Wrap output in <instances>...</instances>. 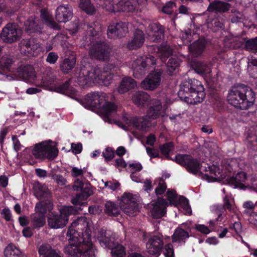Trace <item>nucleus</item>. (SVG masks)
<instances>
[{
    "instance_id": "1",
    "label": "nucleus",
    "mask_w": 257,
    "mask_h": 257,
    "mask_svg": "<svg viewBox=\"0 0 257 257\" xmlns=\"http://www.w3.org/2000/svg\"><path fill=\"white\" fill-rule=\"evenodd\" d=\"M175 161L184 166L190 173L194 174L199 173L202 178L209 182L219 181L223 178V173L218 167L210 166L204 162L200 164L190 155L178 154L176 155Z\"/></svg>"
},
{
    "instance_id": "2",
    "label": "nucleus",
    "mask_w": 257,
    "mask_h": 257,
    "mask_svg": "<svg viewBox=\"0 0 257 257\" xmlns=\"http://www.w3.org/2000/svg\"><path fill=\"white\" fill-rule=\"evenodd\" d=\"M114 68L112 64H107L104 68L98 66L86 68L83 66L76 70L75 76L78 85L84 87L89 83L106 84L111 79L112 76L110 73Z\"/></svg>"
},
{
    "instance_id": "3",
    "label": "nucleus",
    "mask_w": 257,
    "mask_h": 257,
    "mask_svg": "<svg viewBox=\"0 0 257 257\" xmlns=\"http://www.w3.org/2000/svg\"><path fill=\"white\" fill-rule=\"evenodd\" d=\"M255 94L248 87L239 86L230 90L227 95L228 102L236 108L246 109L252 105Z\"/></svg>"
},
{
    "instance_id": "4",
    "label": "nucleus",
    "mask_w": 257,
    "mask_h": 257,
    "mask_svg": "<svg viewBox=\"0 0 257 257\" xmlns=\"http://www.w3.org/2000/svg\"><path fill=\"white\" fill-rule=\"evenodd\" d=\"M106 94L102 92H93L86 95L85 101L88 107L99 109L109 121L110 116H113L117 111V106L109 102Z\"/></svg>"
},
{
    "instance_id": "5",
    "label": "nucleus",
    "mask_w": 257,
    "mask_h": 257,
    "mask_svg": "<svg viewBox=\"0 0 257 257\" xmlns=\"http://www.w3.org/2000/svg\"><path fill=\"white\" fill-rule=\"evenodd\" d=\"M67 235L70 237L69 242L90 239V230L87 218L80 217L74 220L69 227Z\"/></svg>"
},
{
    "instance_id": "6",
    "label": "nucleus",
    "mask_w": 257,
    "mask_h": 257,
    "mask_svg": "<svg viewBox=\"0 0 257 257\" xmlns=\"http://www.w3.org/2000/svg\"><path fill=\"white\" fill-rule=\"evenodd\" d=\"M66 253L75 257H92L95 254V248L90 239L70 241L65 247Z\"/></svg>"
},
{
    "instance_id": "7",
    "label": "nucleus",
    "mask_w": 257,
    "mask_h": 257,
    "mask_svg": "<svg viewBox=\"0 0 257 257\" xmlns=\"http://www.w3.org/2000/svg\"><path fill=\"white\" fill-rule=\"evenodd\" d=\"M81 210L80 207L65 206L60 211L59 213L52 212L48 217L49 226L52 228L58 229L66 226L68 221V216L70 214H75L79 210Z\"/></svg>"
},
{
    "instance_id": "8",
    "label": "nucleus",
    "mask_w": 257,
    "mask_h": 257,
    "mask_svg": "<svg viewBox=\"0 0 257 257\" xmlns=\"http://www.w3.org/2000/svg\"><path fill=\"white\" fill-rule=\"evenodd\" d=\"M31 152L36 159L40 160L54 159L58 155L56 144L50 140L36 144L32 147Z\"/></svg>"
},
{
    "instance_id": "9",
    "label": "nucleus",
    "mask_w": 257,
    "mask_h": 257,
    "mask_svg": "<svg viewBox=\"0 0 257 257\" xmlns=\"http://www.w3.org/2000/svg\"><path fill=\"white\" fill-rule=\"evenodd\" d=\"M139 196L138 194H133L125 193L121 197L120 207L123 212L130 215L134 216L139 211L138 202Z\"/></svg>"
},
{
    "instance_id": "10",
    "label": "nucleus",
    "mask_w": 257,
    "mask_h": 257,
    "mask_svg": "<svg viewBox=\"0 0 257 257\" xmlns=\"http://www.w3.org/2000/svg\"><path fill=\"white\" fill-rule=\"evenodd\" d=\"M105 3L106 10L110 12H132L136 9V2L135 0H109Z\"/></svg>"
},
{
    "instance_id": "11",
    "label": "nucleus",
    "mask_w": 257,
    "mask_h": 257,
    "mask_svg": "<svg viewBox=\"0 0 257 257\" xmlns=\"http://www.w3.org/2000/svg\"><path fill=\"white\" fill-rule=\"evenodd\" d=\"M156 58L152 56L137 58L132 64L134 76L139 78L144 75L148 68L156 64Z\"/></svg>"
},
{
    "instance_id": "12",
    "label": "nucleus",
    "mask_w": 257,
    "mask_h": 257,
    "mask_svg": "<svg viewBox=\"0 0 257 257\" xmlns=\"http://www.w3.org/2000/svg\"><path fill=\"white\" fill-rule=\"evenodd\" d=\"M111 50L104 42H94L89 50V55L92 59L107 61L109 59Z\"/></svg>"
},
{
    "instance_id": "13",
    "label": "nucleus",
    "mask_w": 257,
    "mask_h": 257,
    "mask_svg": "<svg viewBox=\"0 0 257 257\" xmlns=\"http://www.w3.org/2000/svg\"><path fill=\"white\" fill-rule=\"evenodd\" d=\"M0 37L3 42L11 44L20 40L21 31L15 23H10L3 29Z\"/></svg>"
},
{
    "instance_id": "14",
    "label": "nucleus",
    "mask_w": 257,
    "mask_h": 257,
    "mask_svg": "<svg viewBox=\"0 0 257 257\" xmlns=\"http://www.w3.org/2000/svg\"><path fill=\"white\" fill-rule=\"evenodd\" d=\"M21 52L28 56L36 57L42 51L41 44L34 38L23 39L20 43Z\"/></svg>"
},
{
    "instance_id": "15",
    "label": "nucleus",
    "mask_w": 257,
    "mask_h": 257,
    "mask_svg": "<svg viewBox=\"0 0 257 257\" xmlns=\"http://www.w3.org/2000/svg\"><path fill=\"white\" fill-rule=\"evenodd\" d=\"M46 205H48L49 209L52 208V204L50 202L48 203L40 202L36 204V212L31 216L32 223L35 227H40L45 224V214L47 210Z\"/></svg>"
},
{
    "instance_id": "16",
    "label": "nucleus",
    "mask_w": 257,
    "mask_h": 257,
    "mask_svg": "<svg viewBox=\"0 0 257 257\" xmlns=\"http://www.w3.org/2000/svg\"><path fill=\"white\" fill-rule=\"evenodd\" d=\"M164 103L162 105L160 100L157 98L151 99L150 102V107L148 110V115L153 119L158 117L161 113L167 109L168 105L171 104L172 101L170 99L167 98Z\"/></svg>"
},
{
    "instance_id": "17",
    "label": "nucleus",
    "mask_w": 257,
    "mask_h": 257,
    "mask_svg": "<svg viewBox=\"0 0 257 257\" xmlns=\"http://www.w3.org/2000/svg\"><path fill=\"white\" fill-rule=\"evenodd\" d=\"M161 71H154L149 73L141 83V87L145 90H154L160 85L162 79Z\"/></svg>"
},
{
    "instance_id": "18",
    "label": "nucleus",
    "mask_w": 257,
    "mask_h": 257,
    "mask_svg": "<svg viewBox=\"0 0 257 257\" xmlns=\"http://www.w3.org/2000/svg\"><path fill=\"white\" fill-rule=\"evenodd\" d=\"M164 245L161 235H154L151 237L146 243L148 252L151 255L160 254Z\"/></svg>"
},
{
    "instance_id": "19",
    "label": "nucleus",
    "mask_w": 257,
    "mask_h": 257,
    "mask_svg": "<svg viewBox=\"0 0 257 257\" xmlns=\"http://www.w3.org/2000/svg\"><path fill=\"white\" fill-rule=\"evenodd\" d=\"M128 32L127 25L125 23L119 22L113 23L108 27L107 35L111 39H115L124 36Z\"/></svg>"
},
{
    "instance_id": "20",
    "label": "nucleus",
    "mask_w": 257,
    "mask_h": 257,
    "mask_svg": "<svg viewBox=\"0 0 257 257\" xmlns=\"http://www.w3.org/2000/svg\"><path fill=\"white\" fill-rule=\"evenodd\" d=\"M72 8L68 5H61L56 10L55 19L59 23H66L72 17Z\"/></svg>"
},
{
    "instance_id": "21",
    "label": "nucleus",
    "mask_w": 257,
    "mask_h": 257,
    "mask_svg": "<svg viewBox=\"0 0 257 257\" xmlns=\"http://www.w3.org/2000/svg\"><path fill=\"white\" fill-rule=\"evenodd\" d=\"M204 87L201 82L196 79H191L183 82L178 92V95H183V93L190 91L204 90Z\"/></svg>"
},
{
    "instance_id": "22",
    "label": "nucleus",
    "mask_w": 257,
    "mask_h": 257,
    "mask_svg": "<svg viewBox=\"0 0 257 257\" xmlns=\"http://www.w3.org/2000/svg\"><path fill=\"white\" fill-rule=\"evenodd\" d=\"M178 96L181 99H184L187 103L195 104L202 102L205 97V94L204 90H202L183 93V95Z\"/></svg>"
},
{
    "instance_id": "23",
    "label": "nucleus",
    "mask_w": 257,
    "mask_h": 257,
    "mask_svg": "<svg viewBox=\"0 0 257 257\" xmlns=\"http://www.w3.org/2000/svg\"><path fill=\"white\" fill-rule=\"evenodd\" d=\"M152 205L151 215L154 218H158L164 216L166 213V209L168 206V203L164 199L159 198L158 201Z\"/></svg>"
},
{
    "instance_id": "24",
    "label": "nucleus",
    "mask_w": 257,
    "mask_h": 257,
    "mask_svg": "<svg viewBox=\"0 0 257 257\" xmlns=\"http://www.w3.org/2000/svg\"><path fill=\"white\" fill-rule=\"evenodd\" d=\"M246 179V173L244 172H239L235 174L234 176L227 178V181L229 184L233 185L234 188L244 189L245 188L244 183Z\"/></svg>"
},
{
    "instance_id": "25",
    "label": "nucleus",
    "mask_w": 257,
    "mask_h": 257,
    "mask_svg": "<svg viewBox=\"0 0 257 257\" xmlns=\"http://www.w3.org/2000/svg\"><path fill=\"white\" fill-rule=\"evenodd\" d=\"M145 37L143 32L141 30H136L133 39L128 42L127 47L130 50L140 48L144 42Z\"/></svg>"
},
{
    "instance_id": "26",
    "label": "nucleus",
    "mask_w": 257,
    "mask_h": 257,
    "mask_svg": "<svg viewBox=\"0 0 257 257\" xmlns=\"http://www.w3.org/2000/svg\"><path fill=\"white\" fill-rule=\"evenodd\" d=\"M43 26V23L35 17H31L25 23V29L29 33L39 32Z\"/></svg>"
},
{
    "instance_id": "27",
    "label": "nucleus",
    "mask_w": 257,
    "mask_h": 257,
    "mask_svg": "<svg viewBox=\"0 0 257 257\" xmlns=\"http://www.w3.org/2000/svg\"><path fill=\"white\" fill-rule=\"evenodd\" d=\"M15 74L23 80H30L34 77L35 71L31 66H21L18 68Z\"/></svg>"
},
{
    "instance_id": "28",
    "label": "nucleus",
    "mask_w": 257,
    "mask_h": 257,
    "mask_svg": "<svg viewBox=\"0 0 257 257\" xmlns=\"http://www.w3.org/2000/svg\"><path fill=\"white\" fill-rule=\"evenodd\" d=\"M151 31L149 33V39L150 41L157 42L161 40L164 36V30L162 27L157 23L150 25Z\"/></svg>"
},
{
    "instance_id": "29",
    "label": "nucleus",
    "mask_w": 257,
    "mask_h": 257,
    "mask_svg": "<svg viewBox=\"0 0 257 257\" xmlns=\"http://www.w3.org/2000/svg\"><path fill=\"white\" fill-rule=\"evenodd\" d=\"M230 8V5L227 3L219 1H215L210 3L207 8V11L210 12L224 13Z\"/></svg>"
},
{
    "instance_id": "30",
    "label": "nucleus",
    "mask_w": 257,
    "mask_h": 257,
    "mask_svg": "<svg viewBox=\"0 0 257 257\" xmlns=\"http://www.w3.org/2000/svg\"><path fill=\"white\" fill-rule=\"evenodd\" d=\"M205 41L203 39H199L191 44L189 47V49L190 53L194 57H197L202 54L205 48Z\"/></svg>"
},
{
    "instance_id": "31",
    "label": "nucleus",
    "mask_w": 257,
    "mask_h": 257,
    "mask_svg": "<svg viewBox=\"0 0 257 257\" xmlns=\"http://www.w3.org/2000/svg\"><path fill=\"white\" fill-rule=\"evenodd\" d=\"M136 86V82L131 77H126L123 78L117 88L119 93H124Z\"/></svg>"
},
{
    "instance_id": "32",
    "label": "nucleus",
    "mask_w": 257,
    "mask_h": 257,
    "mask_svg": "<svg viewBox=\"0 0 257 257\" xmlns=\"http://www.w3.org/2000/svg\"><path fill=\"white\" fill-rule=\"evenodd\" d=\"M190 236L188 231L184 230L182 227H177L172 236L173 242L184 243L186 239Z\"/></svg>"
},
{
    "instance_id": "33",
    "label": "nucleus",
    "mask_w": 257,
    "mask_h": 257,
    "mask_svg": "<svg viewBox=\"0 0 257 257\" xmlns=\"http://www.w3.org/2000/svg\"><path fill=\"white\" fill-rule=\"evenodd\" d=\"M56 79V75L54 71L50 68H47L43 73L42 82L40 84L42 86L48 87L51 85Z\"/></svg>"
},
{
    "instance_id": "34",
    "label": "nucleus",
    "mask_w": 257,
    "mask_h": 257,
    "mask_svg": "<svg viewBox=\"0 0 257 257\" xmlns=\"http://www.w3.org/2000/svg\"><path fill=\"white\" fill-rule=\"evenodd\" d=\"M150 99V96L145 92L139 91L134 93L132 97L133 102L139 106H143Z\"/></svg>"
},
{
    "instance_id": "35",
    "label": "nucleus",
    "mask_w": 257,
    "mask_h": 257,
    "mask_svg": "<svg viewBox=\"0 0 257 257\" xmlns=\"http://www.w3.org/2000/svg\"><path fill=\"white\" fill-rule=\"evenodd\" d=\"M40 13L41 18L44 24L52 28L58 29L57 24L54 21L52 16L49 13L47 9H42Z\"/></svg>"
},
{
    "instance_id": "36",
    "label": "nucleus",
    "mask_w": 257,
    "mask_h": 257,
    "mask_svg": "<svg viewBox=\"0 0 257 257\" xmlns=\"http://www.w3.org/2000/svg\"><path fill=\"white\" fill-rule=\"evenodd\" d=\"M148 118L153 119L148 115L147 112L146 116L136 118L134 120V126L139 130L146 131L151 125Z\"/></svg>"
},
{
    "instance_id": "37",
    "label": "nucleus",
    "mask_w": 257,
    "mask_h": 257,
    "mask_svg": "<svg viewBox=\"0 0 257 257\" xmlns=\"http://www.w3.org/2000/svg\"><path fill=\"white\" fill-rule=\"evenodd\" d=\"M40 255H43V257H62L59 251L52 249L49 244L41 245L39 249Z\"/></svg>"
},
{
    "instance_id": "38",
    "label": "nucleus",
    "mask_w": 257,
    "mask_h": 257,
    "mask_svg": "<svg viewBox=\"0 0 257 257\" xmlns=\"http://www.w3.org/2000/svg\"><path fill=\"white\" fill-rule=\"evenodd\" d=\"M75 63V56L72 55L63 61L60 65L61 70L63 73H67L74 68Z\"/></svg>"
},
{
    "instance_id": "39",
    "label": "nucleus",
    "mask_w": 257,
    "mask_h": 257,
    "mask_svg": "<svg viewBox=\"0 0 257 257\" xmlns=\"http://www.w3.org/2000/svg\"><path fill=\"white\" fill-rule=\"evenodd\" d=\"M34 188L35 195L39 199L47 198L50 196V191L45 185L38 183L35 184Z\"/></svg>"
},
{
    "instance_id": "40",
    "label": "nucleus",
    "mask_w": 257,
    "mask_h": 257,
    "mask_svg": "<svg viewBox=\"0 0 257 257\" xmlns=\"http://www.w3.org/2000/svg\"><path fill=\"white\" fill-rule=\"evenodd\" d=\"M172 53V49L166 43L162 44L159 48L158 50V57L160 60L164 62L166 58H168Z\"/></svg>"
},
{
    "instance_id": "41",
    "label": "nucleus",
    "mask_w": 257,
    "mask_h": 257,
    "mask_svg": "<svg viewBox=\"0 0 257 257\" xmlns=\"http://www.w3.org/2000/svg\"><path fill=\"white\" fill-rule=\"evenodd\" d=\"M193 66L195 72L200 75H204L211 72L210 67L204 62H194Z\"/></svg>"
},
{
    "instance_id": "42",
    "label": "nucleus",
    "mask_w": 257,
    "mask_h": 257,
    "mask_svg": "<svg viewBox=\"0 0 257 257\" xmlns=\"http://www.w3.org/2000/svg\"><path fill=\"white\" fill-rule=\"evenodd\" d=\"M5 257H21L20 250L13 243H10L4 251Z\"/></svg>"
},
{
    "instance_id": "43",
    "label": "nucleus",
    "mask_w": 257,
    "mask_h": 257,
    "mask_svg": "<svg viewBox=\"0 0 257 257\" xmlns=\"http://www.w3.org/2000/svg\"><path fill=\"white\" fill-rule=\"evenodd\" d=\"M94 25H95V24L91 25L87 24L85 25V28L86 29V35L85 36V41H86V43L91 42L93 41L94 40V38H95L97 35L96 31L94 30L95 29L93 27Z\"/></svg>"
},
{
    "instance_id": "44",
    "label": "nucleus",
    "mask_w": 257,
    "mask_h": 257,
    "mask_svg": "<svg viewBox=\"0 0 257 257\" xmlns=\"http://www.w3.org/2000/svg\"><path fill=\"white\" fill-rule=\"evenodd\" d=\"M104 211L109 215L116 216L119 213L118 207L113 202L107 201L105 205Z\"/></svg>"
},
{
    "instance_id": "45",
    "label": "nucleus",
    "mask_w": 257,
    "mask_h": 257,
    "mask_svg": "<svg viewBox=\"0 0 257 257\" xmlns=\"http://www.w3.org/2000/svg\"><path fill=\"white\" fill-rule=\"evenodd\" d=\"M79 7L89 15H93L95 12L94 7L89 0H80Z\"/></svg>"
},
{
    "instance_id": "46",
    "label": "nucleus",
    "mask_w": 257,
    "mask_h": 257,
    "mask_svg": "<svg viewBox=\"0 0 257 257\" xmlns=\"http://www.w3.org/2000/svg\"><path fill=\"white\" fill-rule=\"evenodd\" d=\"M14 62L13 58L10 55H5L0 60V68L9 69Z\"/></svg>"
},
{
    "instance_id": "47",
    "label": "nucleus",
    "mask_w": 257,
    "mask_h": 257,
    "mask_svg": "<svg viewBox=\"0 0 257 257\" xmlns=\"http://www.w3.org/2000/svg\"><path fill=\"white\" fill-rule=\"evenodd\" d=\"M98 239L99 243L102 246L110 247L111 246V239L108 237L106 236V231L104 230H101L99 231Z\"/></svg>"
},
{
    "instance_id": "48",
    "label": "nucleus",
    "mask_w": 257,
    "mask_h": 257,
    "mask_svg": "<svg viewBox=\"0 0 257 257\" xmlns=\"http://www.w3.org/2000/svg\"><path fill=\"white\" fill-rule=\"evenodd\" d=\"M244 49L252 53L257 52V38L247 40L244 45Z\"/></svg>"
},
{
    "instance_id": "49",
    "label": "nucleus",
    "mask_w": 257,
    "mask_h": 257,
    "mask_svg": "<svg viewBox=\"0 0 257 257\" xmlns=\"http://www.w3.org/2000/svg\"><path fill=\"white\" fill-rule=\"evenodd\" d=\"M248 147L253 150L256 149L257 146V134L256 132L248 134L246 137Z\"/></svg>"
},
{
    "instance_id": "50",
    "label": "nucleus",
    "mask_w": 257,
    "mask_h": 257,
    "mask_svg": "<svg viewBox=\"0 0 257 257\" xmlns=\"http://www.w3.org/2000/svg\"><path fill=\"white\" fill-rule=\"evenodd\" d=\"M223 208L221 209L222 210H216V214L218 216V218L216 219L217 221L220 220L219 218L221 216L222 213H223V210L225 209H228L229 211H232L233 210V206L230 204L229 200L227 197L224 198V204Z\"/></svg>"
},
{
    "instance_id": "51",
    "label": "nucleus",
    "mask_w": 257,
    "mask_h": 257,
    "mask_svg": "<svg viewBox=\"0 0 257 257\" xmlns=\"http://www.w3.org/2000/svg\"><path fill=\"white\" fill-rule=\"evenodd\" d=\"M179 66V60L177 57H173L169 59L167 67L170 73H172Z\"/></svg>"
},
{
    "instance_id": "52",
    "label": "nucleus",
    "mask_w": 257,
    "mask_h": 257,
    "mask_svg": "<svg viewBox=\"0 0 257 257\" xmlns=\"http://www.w3.org/2000/svg\"><path fill=\"white\" fill-rule=\"evenodd\" d=\"M111 253L112 257H124L125 255L124 248L119 244L112 248Z\"/></svg>"
},
{
    "instance_id": "53",
    "label": "nucleus",
    "mask_w": 257,
    "mask_h": 257,
    "mask_svg": "<svg viewBox=\"0 0 257 257\" xmlns=\"http://www.w3.org/2000/svg\"><path fill=\"white\" fill-rule=\"evenodd\" d=\"M81 192L80 194L83 198H85L87 199L88 197L93 194V189L90 183H86Z\"/></svg>"
},
{
    "instance_id": "54",
    "label": "nucleus",
    "mask_w": 257,
    "mask_h": 257,
    "mask_svg": "<svg viewBox=\"0 0 257 257\" xmlns=\"http://www.w3.org/2000/svg\"><path fill=\"white\" fill-rule=\"evenodd\" d=\"M173 144L172 142L167 143L160 147L161 152L164 155H168L173 149Z\"/></svg>"
},
{
    "instance_id": "55",
    "label": "nucleus",
    "mask_w": 257,
    "mask_h": 257,
    "mask_svg": "<svg viewBox=\"0 0 257 257\" xmlns=\"http://www.w3.org/2000/svg\"><path fill=\"white\" fill-rule=\"evenodd\" d=\"M248 69L251 77L257 78V61H254L249 63Z\"/></svg>"
},
{
    "instance_id": "56",
    "label": "nucleus",
    "mask_w": 257,
    "mask_h": 257,
    "mask_svg": "<svg viewBox=\"0 0 257 257\" xmlns=\"http://www.w3.org/2000/svg\"><path fill=\"white\" fill-rule=\"evenodd\" d=\"M85 171L83 169L78 168L76 167H72L70 171L72 176L74 178L82 177Z\"/></svg>"
},
{
    "instance_id": "57",
    "label": "nucleus",
    "mask_w": 257,
    "mask_h": 257,
    "mask_svg": "<svg viewBox=\"0 0 257 257\" xmlns=\"http://www.w3.org/2000/svg\"><path fill=\"white\" fill-rule=\"evenodd\" d=\"M176 7L175 3L172 2H169L166 3L165 6H164L162 9V11L163 13L168 14L171 15L172 14L174 8Z\"/></svg>"
},
{
    "instance_id": "58",
    "label": "nucleus",
    "mask_w": 257,
    "mask_h": 257,
    "mask_svg": "<svg viewBox=\"0 0 257 257\" xmlns=\"http://www.w3.org/2000/svg\"><path fill=\"white\" fill-rule=\"evenodd\" d=\"M86 199L85 198H83L79 193L77 194L75 197L72 199L71 202L75 205L83 206L85 205V202L84 201Z\"/></svg>"
},
{
    "instance_id": "59",
    "label": "nucleus",
    "mask_w": 257,
    "mask_h": 257,
    "mask_svg": "<svg viewBox=\"0 0 257 257\" xmlns=\"http://www.w3.org/2000/svg\"><path fill=\"white\" fill-rule=\"evenodd\" d=\"M102 155L106 161H109L114 156V151L111 148H107L103 152Z\"/></svg>"
},
{
    "instance_id": "60",
    "label": "nucleus",
    "mask_w": 257,
    "mask_h": 257,
    "mask_svg": "<svg viewBox=\"0 0 257 257\" xmlns=\"http://www.w3.org/2000/svg\"><path fill=\"white\" fill-rule=\"evenodd\" d=\"M52 178L59 185L63 186L66 184V180L61 175L54 174Z\"/></svg>"
},
{
    "instance_id": "61",
    "label": "nucleus",
    "mask_w": 257,
    "mask_h": 257,
    "mask_svg": "<svg viewBox=\"0 0 257 257\" xmlns=\"http://www.w3.org/2000/svg\"><path fill=\"white\" fill-rule=\"evenodd\" d=\"M58 59V55L55 52H50L46 58V61L50 64H55Z\"/></svg>"
},
{
    "instance_id": "62",
    "label": "nucleus",
    "mask_w": 257,
    "mask_h": 257,
    "mask_svg": "<svg viewBox=\"0 0 257 257\" xmlns=\"http://www.w3.org/2000/svg\"><path fill=\"white\" fill-rule=\"evenodd\" d=\"M167 197L170 204H174L177 199V194L173 190H168L167 193Z\"/></svg>"
},
{
    "instance_id": "63",
    "label": "nucleus",
    "mask_w": 257,
    "mask_h": 257,
    "mask_svg": "<svg viewBox=\"0 0 257 257\" xmlns=\"http://www.w3.org/2000/svg\"><path fill=\"white\" fill-rule=\"evenodd\" d=\"M85 185V183H83L82 181L77 179L75 180L73 188L75 191H82Z\"/></svg>"
},
{
    "instance_id": "64",
    "label": "nucleus",
    "mask_w": 257,
    "mask_h": 257,
    "mask_svg": "<svg viewBox=\"0 0 257 257\" xmlns=\"http://www.w3.org/2000/svg\"><path fill=\"white\" fill-rule=\"evenodd\" d=\"M213 30L216 31L220 29H222L223 27V24L219 19H214L211 23Z\"/></svg>"
}]
</instances>
